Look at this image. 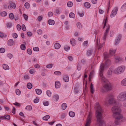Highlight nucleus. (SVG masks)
<instances>
[{
  "mask_svg": "<svg viewBox=\"0 0 126 126\" xmlns=\"http://www.w3.org/2000/svg\"><path fill=\"white\" fill-rule=\"evenodd\" d=\"M2 66L4 69L5 70H9V67L7 64H4Z\"/></svg>",
  "mask_w": 126,
  "mask_h": 126,
  "instance_id": "26",
  "label": "nucleus"
},
{
  "mask_svg": "<svg viewBox=\"0 0 126 126\" xmlns=\"http://www.w3.org/2000/svg\"><path fill=\"white\" fill-rule=\"evenodd\" d=\"M9 18L12 19H13L14 18V15L12 13H10L9 14Z\"/></svg>",
  "mask_w": 126,
  "mask_h": 126,
  "instance_id": "45",
  "label": "nucleus"
},
{
  "mask_svg": "<svg viewBox=\"0 0 126 126\" xmlns=\"http://www.w3.org/2000/svg\"><path fill=\"white\" fill-rule=\"evenodd\" d=\"M69 16L70 18H74L75 17V15L74 13L72 12H71L70 13Z\"/></svg>",
  "mask_w": 126,
  "mask_h": 126,
  "instance_id": "41",
  "label": "nucleus"
},
{
  "mask_svg": "<svg viewBox=\"0 0 126 126\" xmlns=\"http://www.w3.org/2000/svg\"><path fill=\"white\" fill-rule=\"evenodd\" d=\"M0 14L1 16H2L4 17L6 16L7 14L6 12L3 11Z\"/></svg>",
  "mask_w": 126,
  "mask_h": 126,
  "instance_id": "39",
  "label": "nucleus"
},
{
  "mask_svg": "<svg viewBox=\"0 0 126 126\" xmlns=\"http://www.w3.org/2000/svg\"><path fill=\"white\" fill-rule=\"evenodd\" d=\"M116 49H113V48H110V50L109 53L105 52L104 54V57L105 58L111 57L114 55L115 53Z\"/></svg>",
  "mask_w": 126,
  "mask_h": 126,
  "instance_id": "8",
  "label": "nucleus"
},
{
  "mask_svg": "<svg viewBox=\"0 0 126 126\" xmlns=\"http://www.w3.org/2000/svg\"><path fill=\"white\" fill-rule=\"evenodd\" d=\"M118 100L120 102H124L126 100V91L120 92L117 97Z\"/></svg>",
  "mask_w": 126,
  "mask_h": 126,
  "instance_id": "5",
  "label": "nucleus"
},
{
  "mask_svg": "<svg viewBox=\"0 0 126 126\" xmlns=\"http://www.w3.org/2000/svg\"><path fill=\"white\" fill-rule=\"evenodd\" d=\"M111 61L110 60L108 59H107L105 62V64L104 65L103 63H102L100 66L102 64H103L104 65V69L106 67H107L108 66H109L110 64Z\"/></svg>",
  "mask_w": 126,
  "mask_h": 126,
  "instance_id": "14",
  "label": "nucleus"
},
{
  "mask_svg": "<svg viewBox=\"0 0 126 126\" xmlns=\"http://www.w3.org/2000/svg\"><path fill=\"white\" fill-rule=\"evenodd\" d=\"M12 36L13 37L15 38H17V35L16 33H14L12 34Z\"/></svg>",
  "mask_w": 126,
  "mask_h": 126,
  "instance_id": "53",
  "label": "nucleus"
},
{
  "mask_svg": "<svg viewBox=\"0 0 126 126\" xmlns=\"http://www.w3.org/2000/svg\"><path fill=\"white\" fill-rule=\"evenodd\" d=\"M120 40L116 39L115 42V44L116 45H117L119 43Z\"/></svg>",
  "mask_w": 126,
  "mask_h": 126,
  "instance_id": "58",
  "label": "nucleus"
},
{
  "mask_svg": "<svg viewBox=\"0 0 126 126\" xmlns=\"http://www.w3.org/2000/svg\"><path fill=\"white\" fill-rule=\"evenodd\" d=\"M7 26L8 28H10L12 26V23L11 22L8 23H7Z\"/></svg>",
  "mask_w": 126,
  "mask_h": 126,
  "instance_id": "44",
  "label": "nucleus"
},
{
  "mask_svg": "<svg viewBox=\"0 0 126 126\" xmlns=\"http://www.w3.org/2000/svg\"><path fill=\"white\" fill-rule=\"evenodd\" d=\"M118 8L117 7H115L112 11L110 15V17L111 18L114 17L116 14L118 10Z\"/></svg>",
  "mask_w": 126,
  "mask_h": 126,
  "instance_id": "11",
  "label": "nucleus"
},
{
  "mask_svg": "<svg viewBox=\"0 0 126 126\" xmlns=\"http://www.w3.org/2000/svg\"><path fill=\"white\" fill-rule=\"evenodd\" d=\"M5 51V49L3 48H0V53H4Z\"/></svg>",
  "mask_w": 126,
  "mask_h": 126,
  "instance_id": "57",
  "label": "nucleus"
},
{
  "mask_svg": "<svg viewBox=\"0 0 126 126\" xmlns=\"http://www.w3.org/2000/svg\"><path fill=\"white\" fill-rule=\"evenodd\" d=\"M104 65L103 64H102L100 66L99 71L100 78L101 79L102 83L104 84H105L108 83V82L109 81L108 79L103 76V73L104 70Z\"/></svg>",
  "mask_w": 126,
  "mask_h": 126,
  "instance_id": "3",
  "label": "nucleus"
},
{
  "mask_svg": "<svg viewBox=\"0 0 126 126\" xmlns=\"http://www.w3.org/2000/svg\"><path fill=\"white\" fill-rule=\"evenodd\" d=\"M92 115L90 112L86 120V123L85 126H89L91 123V120Z\"/></svg>",
  "mask_w": 126,
  "mask_h": 126,
  "instance_id": "10",
  "label": "nucleus"
},
{
  "mask_svg": "<svg viewBox=\"0 0 126 126\" xmlns=\"http://www.w3.org/2000/svg\"><path fill=\"white\" fill-rule=\"evenodd\" d=\"M121 84L123 86H126V78L122 80L121 82Z\"/></svg>",
  "mask_w": 126,
  "mask_h": 126,
  "instance_id": "28",
  "label": "nucleus"
},
{
  "mask_svg": "<svg viewBox=\"0 0 126 126\" xmlns=\"http://www.w3.org/2000/svg\"><path fill=\"white\" fill-rule=\"evenodd\" d=\"M34 69H30L29 71L30 73L31 74H33L34 73Z\"/></svg>",
  "mask_w": 126,
  "mask_h": 126,
  "instance_id": "54",
  "label": "nucleus"
},
{
  "mask_svg": "<svg viewBox=\"0 0 126 126\" xmlns=\"http://www.w3.org/2000/svg\"><path fill=\"white\" fill-rule=\"evenodd\" d=\"M10 119V116L8 114H6L4 116H0V119L9 120Z\"/></svg>",
  "mask_w": 126,
  "mask_h": 126,
  "instance_id": "15",
  "label": "nucleus"
},
{
  "mask_svg": "<svg viewBox=\"0 0 126 126\" xmlns=\"http://www.w3.org/2000/svg\"><path fill=\"white\" fill-rule=\"evenodd\" d=\"M27 86L28 88L31 89L32 87V85L31 83H28L27 84Z\"/></svg>",
  "mask_w": 126,
  "mask_h": 126,
  "instance_id": "37",
  "label": "nucleus"
},
{
  "mask_svg": "<svg viewBox=\"0 0 126 126\" xmlns=\"http://www.w3.org/2000/svg\"><path fill=\"white\" fill-rule=\"evenodd\" d=\"M16 94L18 95H19L21 94V92L18 89H16Z\"/></svg>",
  "mask_w": 126,
  "mask_h": 126,
  "instance_id": "43",
  "label": "nucleus"
},
{
  "mask_svg": "<svg viewBox=\"0 0 126 126\" xmlns=\"http://www.w3.org/2000/svg\"><path fill=\"white\" fill-rule=\"evenodd\" d=\"M47 94L49 97H50L51 95V92L49 90H47Z\"/></svg>",
  "mask_w": 126,
  "mask_h": 126,
  "instance_id": "42",
  "label": "nucleus"
},
{
  "mask_svg": "<svg viewBox=\"0 0 126 126\" xmlns=\"http://www.w3.org/2000/svg\"><path fill=\"white\" fill-rule=\"evenodd\" d=\"M43 104L45 106H47L48 105V102L47 101H45L43 102Z\"/></svg>",
  "mask_w": 126,
  "mask_h": 126,
  "instance_id": "60",
  "label": "nucleus"
},
{
  "mask_svg": "<svg viewBox=\"0 0 126 126\" xmlns=\"http://www.w3.org/2000/svg\"><path fill=\"white\" fill-rule=\"evenodd\" d=\"M69 114L70 116L72 117H74L75 115V113L74 112L72 111L70 112L69 113Z\"/></svg>",
  "mask_w": 126,
  "mask_h": 126,
  "instance_id": "32",
  "label": "nucleus"
},
{
  "mask_svg": "<svg viewBox=\"0 0 126 126\" xmlns=\"http://www.w3.org/2000/svg\"><path fill=\"white\" fill-rule=\"evenodd\" d=\"M22 30L24 31H25L26 30V28L25 25L23 24L22 25Z\"/></svg>",
  "mask_w": 126,
  "mask_h": 126,
  "instance_id": "55",
  "label": "nucleus"
},
{
  "mask_svg": "<svg viewBox=\"0 0 126 126\" xmlns=\"http://www.w3.org/2000/svg\"><path fill=\"white\" fill-rule=\"evenodd\" d=\"M121 10L122 12L126 10V2L122 6Z\"/></svg>",
  "mask_w": 126,
  "mask_h": 126,
  "instance_id": "19",
  "label": "nucleus"
},
{
  "mask_svg": "<svg viewBox=\"0 0 126 126\" xmlns=\"http://www.w3.org/2000/svg\"><path fill=\"white\" fill-rule=\"evenodd\" d=\"M48 24L50 25H53L55 24V21L52 20H49L48 21Z\"/></svg>",
  "mask_w": 126,
  "mask_h": 126,
  "instance_id": "25",
  "label": "nucleus"
},
{
  "mask_svg": "<svg viewBox=\"0 0 126 126\" xmlns=\"http://www.w3.org/2000/svg\"><path fill=\"white\" fill-rule=\"evenodd\" d=\"M104 102L105 105L107 106L116 103V101L114 98V94H108L105 99Z\"/></svg>",
  "mask_w": 126,
  "mask_h": 126,
  "instance_id": "2",
  "label": "nucleus"
},
{
  "mask_svg": "<svg viewBox=\"0 0 126 126\" xmlns=\"http://www.w3.org/2000/svg\"><path fill=\"white\" fill-rule=\"evenodd\" d=\"M55 86L56 88H59L60 86V82L58 81H56L55 83Z\"/></svg>",
  "mask_w": 126,
  "mask_h": 126,
  "instance_id": "18",
  "label": "nucleus"
},
{
  "mask_svg": "<svg viewBox=\"0 0 126 126\" xmlns=\"http://www.w3.org/2000/svg\"><path fill=\"white\" fill-rule=\"evenodd\" d=\"M59 96L57 94L54 95L53 96V100H55L56 101H58L59 99Z\"/></svg>",
  "mask_w": 126,
  "mask_h": 126,
  "instance_id": "21",
  "label": "nucleus"
},
{
  "mask_svg": "<svg viewBox=\"0 0 126 126\" xmlns=\"http://www.w3.org/2000/svg\"><path fill=\"white\" fill-rule=\"evenodd\" d=\"M59 9H57L56 10V13L57 14H59L60 13L61 10Z\"/></svg>",
  "mask_w": 126,
  "mask_h": 126,
  "instance_id": "50",
  "label": "nucleus"
},
{
  "mask_svg": "<svg viewBox=\"0 0 126 126\" xmlns=\"http://www.w3.org/2000/svg\"><path fill=\"white\" fill-rule=\"evenodd\" d=\"M125 69L124 66H121L116 68L114 70V73L118 75L123 72Z\"/></svg>",
  "mask_w": 126,
  "mask_h": 126,
  "instance_id": "7",
  "label": "nucleus"
},
{
  "mask_svg": "<svg viewBox=\"0 0 126 126\" xmlns=\"http://www.w3.org/2000/svg\"><path fill=\"white\" fill-rule=\"evenodd\" d=\"M48 15L49 17L53 15V13L51 12H49L48 13Z\"/></svg>",
  "mask_w": 126,
  "mask_h": 126,
  "instance_id": "64",
  "label": "nucleus"
},
{
  "mask_svg": "<svg viewBox=\"0 0 126 126\" xmlns=\"http://www.w3.org/2000/svg\"><path fill=\"white\" fill-rule=\"evenodd\" d=\"M93 71H91L90 73L89 77V79H90L93 76Z\"/></svg>",
  "mask_w": 126,
  "mask_h": 126,
  "instance_id": "52",
  "label": "nucleus"
},
{
  "mask_svg": "<svg viewBox=\"0 0 126 126\" xmlns=\"http://www.w3.org/2000/svg\"><path fill=\"white\" fill-rule=\"evenodd\" d=\"M95 107L96 109V116L97 121L99 122V126H102L104 121L102 120V114L103 112L102 108L97 102L95 104Z\"/></svg>",
  "mask_w": 126,
  "mask_h": 126,
  "instance_id": "1",
  "label": "nucleus"
},
{
  "mask_svg": "<svg viewBox=\"0 0 126 126\" xmlns=\"http://www.w3.org/2000/svg\"><path fill=\"white\" fill-rule=\"evenodd\" d=\"M25 109L28 111H30L32 109V107L30 105L27 106L25 108Z\"/></svg>",
  "mask_w": 126,
  "mask_h": 126,
  "instance_id": "33",
  "label": "nucleus"
},
{
  "mask_svg": "<svg viewBox=\"0 0 126 126\" xmlns=\"http://www.w3.org/2000/svg\"><path fill=\"white\" fill-rule=\"evenodd\" d=\"M111 110L114 116L119 115H122L121 114V109L116 106H114L112 107L111 108Z\"/></svg>",
  "mask_w": 126,
  "mask_h": 126,
  "instance_id": "6",
  "label": "nucleus"
},
{
  "mask_svg": "<svg viewBox=\"0 0 126 126\" xmlns=\"http://www.w3.org/2000/svg\"><path fill=\"white\" fill-rule=\"evenodd\" d=\"M93 51V49L92 48H91L89 49L87 52V55L88 56L91 55L92 54Z\"/></svg>",
  "mask_w": 126,
  "mask_h": 126,
  "instance_id": "17",
  "label": "nucleus"
},
{
  "mask_svg": "<svg viewBox=\"0 0 126 126\" xmlns=\"http://www.w3.org/2000/svg\"><path fill=\"white\" fill-rule=\"evenodd\" d=\"M96 43L97 47L98 49H100L103 47V45L101 44H100L98 42V40L96 41Z\"/></svg>",
  "mask_w": 126,
  "mask_h": 126,
  "instance_id": "16",
  "label": "nucleus"
},
{
  "mask_svg": "<svg viewBox=\"0 0 126 126\" xmlns=\"http://www.w3.org/2000/svg\"><path fill=\"white\" fill-rule=\"evenodd\" d=\"M50 117L48 115H47L43 117V119L44 120L46 121H47Z\"/></svg>",
  "mask_w": 126,
  "mask_h": 126,
  "instance_id": "34",
  "label": "nucleus"
},
{
  "mask_svg": "<svg viewBox=\"0 0 126 126\" xmlns=\"http://www.w3.org/2000/svg\"><path fill=\"white\" fill-rule=\"evenodd\" d=\"M90 88L91 92L92 94H93L94 92V88H93V85L92 83L91 84V85H90Z\"/></svg>",
  "mask_w": 126,
  "mask_h": 126,
  "instance_id": "30",
  "label": "nucleus"
},
{
  "mask_svg": "<svg viewBox=\"0 0 126 126\" xmlns=\"http://www.w3.org/2000/svg\"><path fill=\"white\" fill-rule=\"evenodd\" d=\"M64 49L66 51H67L70 49V47L68 46H66L64 47Z\"/></svg>",
  "mask_w": 126,
  "mask_h": 126,
  "instance_id": "49",
  "label": "nucleus"
},
{
  "mask_svg": "<svg viewBox=\"0 0 126 126\" xmlns=\"http://www.w3.org/2000/svg\"><path fill=\"white\" fill-rule=\"evenodd\" d=\"M67 5L68 7H72L73 6V3L71 1H68L67 3Z\"/></svg>",
  "mask_w": 126,
  "mask_h": 126,
  "instance_id": "31",
  "label": "nucleus"
},
{
  "mask_svg": "<svg viewBox=\"0 0 126 126\" xmlns=\"http://www.w3.org/2000/svg\"><path fill=\"white\" fill-rule=\"evenodd\" d=\"M103 87L107 91H109L111 90L112 86L109 81L108 82L105 84L103 86Z\"/></svg>",
  "mask_w": 126,
  "mask_h": 126,
  "instance_id": "9",
  "label": "nucleus"
},
{
  "mask_svg": "<svg viewBox=\"0 0 126 126\" xmlns=\"http://www.w3.org/2000/svg\"><path fill=\"white\" fill-rule=\"evenodd\" d=\"M114 116L115 117V123L116 125H120L122 122H125L126 120V118L124 117L122 114Z\"/></svg>",
  "mask_w": 126,
  "mask_h": 126,
  "instance_id": "4",
  "label": "nucleus"
},
{
  "mask_svg": "<svg viewBox=\"0 0 126 126\" xmlns=\"http://www.w3.org/2000/svg\"><path fill=\"white\" fill-rule=\"evenodd\" d=\"M77 26L78 28L79 29H81L82 28V25L80 23H77Z\"/></svg>",
  "mask_w": 126,
  "mask_h": 126,
  "instance_id": "38",
  "label": "nucleus"
},
{
  "mask_svg": "<svg viewBox=\"0 0 126 126\" xmlns=\"http://www.w3.org/2000/svg\"><path fill=\"white\" fill-rule=\"evenodd\" d=\"M107 28L105 32L104 33V36L103 37V38L104 40H105L106 39L107 36L108 35V32L110 30V26L108 25V26H107Z\"/></svg>",
  "mask_w": 126,
  "mask_h": 126,
  "instance_id": "13",
  "label": "nucleus"
},
{
  "mask_svg": "<svg viewBox=\"0 0 126 126\" xmlns=\"http://www.w3.org/2000/svg\"><path fill=\"white\" fill-rule=\"evenodd\" d=\"M23 17L25 20H27L28 19V16L24 14H23Z\"/></svg>",
  "mask_w": 126,
  "mask_h": 126,
  "instance_id": "59",
  "label": "nucleus"
},
{
  "mask_svg": "<svg viewBox=\"0 0 126 126\" xmlns=\"http://www.w3.org/2000/svg\"><path fill=\"white\" fill-rule=\"evenodd\" d=\"M37 94H40L42 93V91L39 89H36L35 90Z\"/></svg>",
  "mask_w": 126,
  "mask_h": 126,
  "instance_id": "35",
  "label": "nucleus"
},
{
  "mask_svg": "<svg viewBox=\"0 0 126 126\" xmlns=\"http://www.w3.org/2000/svg\"><path fill=\"white\" fill-rule=\"evenodd\" d=\"M53 64H49L47 65L46 67L47 68H51L52 67Z\"/></svg>",
  "mask_w": 126,
  "mask_h": 126,
  "instance_id": "51",
  "label": "nucleus"
},
{
  "mask_svg": "<svg viewBox=\"0 0 126 126\" xmlns=\"http://www.w3.org/2000/svg\"><path fill=\"white\" fill-rule=\"evenodd\" d=\"M7 56L9 58L11 59L13 55L12 54L10 53L8 54Z\"/></svg>",
  "mask_w": 126,
  "mask_h": 126,
  "instance_id": "63",
  "label": "nucleus"
},
{
  "mask_svg": "<svg viewBox=\"0 0 126 126\" xmlns=\"http://www.w3.org/2000/svg\"><path fill=\"white\" fill-rule=\"evenodd\" d=\"M55 48L56 49H58L61 47L60 45L58 43H56L54 44Z\"/></svg>",
  "mask_w": 126,
  "mask_h": 126,
  "instance_id": "24",
  "label": "nucleus"
},
{
  "mask_svg": "<svg viewBox=\"0 0 126 126\" xmlns=\"http://www.w3.org/2000/svg\"><path fill=\"white\" fill-rule=\"evenodd\" d=\"M17 30L19 31L21 29V27L20 25L19 24L17 25Z\"/></svg>",
  "mask_w": 126,
  "mask_h": 126,
  "instance_id": "62",
  "label": "nucleus"
},
{
  "mask_svg": "<svg viewBox=\"0 0 126 126\" xmlns=\"http://www.w3.org/2000/svg\"><path fill=\"white\" fill-rule=\"evenodd\" d=\"M25 7L27 8H28L30 7V4L28 2L26 3L24 5Z\"/></svg>",
  "mask_w": 126,
  "mask_h": 126,
  "instance_id": "46",
  "label": "nucleus"
},
{
  "mask_svg": "<svg viewBox=\"0 0 126 126\" xmlns=\"http://www.w3.org/2000/svg\"><path fill=\"white\" fill-rule=\"evenodd\" d=\"M20 48L22 50H24L25 49V46L23 44H22L20 46Z\"/></svg>",
  "mask_w": 126,
  "mask_h": 126,
  "instance_id": "48",
  "label": "nucleus"
},
{
  "mask_svg": "<svg viewBox=\"0 0 126 126\" xmlns=\"http://www.w3.org/2000/svg\"><path fill=\"white\" fill-rule=\"evenodd\" d=\"M66 104V103H63L61 107L62 108L63 110H64L67 107Z\"/></svg>",
  "mask_w": 126,
  "mask_h": 126,
  "instance_id": "36",
  "label": "nucleus"
},
{
  "mask_svg": "<svg viewBox=\"0 0 126 126\" xmlns=\"http://www.w3.org/2000/svg\"><path fill=\"white\" fill-rule=\"evenodd\" d=\"M115 59V62L117 63L122 62L123 61L122 58L120 57L119 56H115L114 57Z\"/></svg>",
  "mask_w": 126,
  "mask_h": 126,
  "instance_id": "12",
  "label": "nucleus"
},
{
  "mask_svg": "<svg viewBox=\"0 0 126 126\" xmlns=\"http://www.w3.org/2000/svg\"><path fill=\"white\" fill-rule=\"evenodd\" d=\"M10 4L11 5V7L15 9L16 7V5L15 3H14L12 1H10Z\"/></svg>",
  "mask_w": 126,
  "mask_h": 126,
  "instance_id": "23",
  "label": "nucleus"
},
{
  "mask_svg": "<svg viewBox=\"0 0 126 126\" xmlns=\"http://www.w3.org/2000/svg\"><path fill=\"white\" fill-rule=\"evenodd\" d=\"M112 68H109L108 72V74L109 75H111L112 74Z\"/></svg>",
  "mask_w": 126,
  "mask_h": 126,
  "instance_id": "40",
  "label": "nucleus"
},
{
  "mask_svg": "<svg viewBox=\"0 0 126 126\" xmlns=\"http://www.w3.org/2000/svg\"><path fill=\"white\" fill-rule=\"evenodd\" d=\"M84 6L88 8H89L91 6L90 4L88 2H86L84 3Z\"/></svg>",
  "mask_w": 126,
  "mask_h": 126,
  "instance_id": "27",
  "label": "nucleus"
},
{
  "mask_svg": "<svg viewBox=\"0 0 126 126\" xmlns=\"http://www.w3.org/2000/svg\"><path fill=\"white\" fill-rule=\"evenodd\" d=\"M37 32L38 34H41L42 33V31L41 30H39L37 31Z\"/></svg>",
  "mask_w": 126,
  "mask_h": 126,
  "instance_id": "61",
  "label": "nucleus"
},
{
  "mask_svg": "<svg viewBox=\"0 0 126 126\" xmlns=\"http://www.w3.org/2000/svg\"><path fill=\"white\" fill-rule=\"evenodd\" d=\"M63 79L66 82H68L69 81V77L67 75H64L63 76Z\"/></svg>",
  "mask_w": 126,
  "mask_h": 126,
  "instance_id": "20",
  "label": "nucleus"
},
{
  "mask_svg": "<svg viewBox=\"0 0 126 126\" xmlns=\"http://www.w3.org/2000/svg\"><path fill=\"white\" fill-rule=\"evenodd\" d=\"M54 74L57 75H61V72H60L59 71H55L54 72Z\"/></svg>",
  "mask_w": 126,
  "mask_h": 126,
  "instance_id": "47",
  "label": "nucleus"
},
{
  "mask_svg": "<svg viewBox=\"0 0 126 126\" xmlns=\"http://www.w3.org/2000/svg\"><path fill=\"white\" fill-rule=\"evenodd\" d=\"M70 42L73 46H74L76 43L75 40L73 39H71Z\"/></svg>",
  "mask_w": 126,
  "mask_h": 126,
  "instance_id": "29",
  "label": "nucleus"
},
{
  "mask_svg": "<svg viewBox=\"0 0 126 126\" xmlns=\"http://www.w3.org/2000/svg\"><path fill=\"white\" fill-rule=\"evenodd\" d=\"M14 44V41L12 39H11L8 40V44L9 46H11L13 45Z\"/></svg>",
  "mask_w": 126,
  "mask_h": 126,
  "instance_id": "22",
  "label": "nucleus"
},
{
  "mask_svg": "<svg viewBox=\"0 0 126 126\" xmlns=\"http://www.w3.org/2000/svg\"><path fill=\"white\" fill-rule=\"evenodd\" d=\"M27 52L28 54L31 55L32 53V51L30 49H28L27 50Z\"/></svg>",
  "mask_w": 126,
  "mask_h": 126,
  "instance_id": "56",
  "label": "nucleus"
}]
</instances>
